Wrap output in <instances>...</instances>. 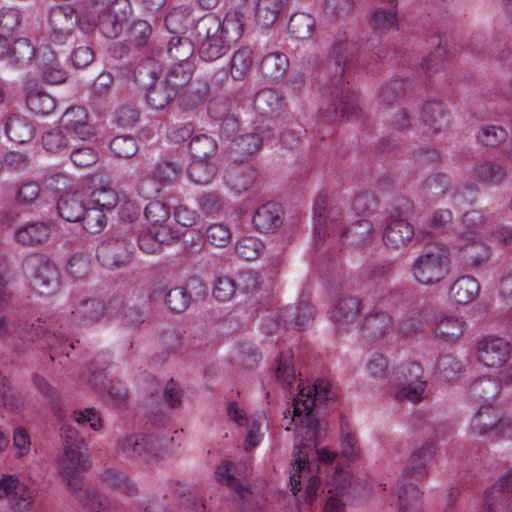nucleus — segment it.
Returning a JSON list of instances; mask_svg holds the SVG:
<instances>
[{"label": "nucleus", "instance_id": "obj_1", "mask_svg": "<svg viewBox=\"0 0 512 512\" xmlns=\"http://www.w3.org/2000/svg\"><path fill=\"white\" fill-rule=\"evenodd\" d=\"M358 55L357 44L341 40L335 42L324 64V70L329 78L330 94L333 97L331 103L322 106L319 111L320 119L331 124L341 118L354 115L358 111V99L347 85L349 84L348 70Z\"/></svg>", "mask_w": 512, "mask_h": 512}, {"label": "nucleus", "instance_id": "obj_2", "mask_svg": "<svg viewBox=\"0 0 512 512\" xmlns=\"http://www.w3.org/2000/svg\"><path fill=\"white\" fill-rule=\"evenodd\" d=\"M198 54L203 61L213 62L226 55L231 42L239 39L244 32V14L230 11L222 19L208 13L196 24Z\"/></svg>", "mask_w": 512, "mask_h": 512}, {"label": "nucleus", "instance_id": "obj_3", "mask_svg": "<svg viewBox=\"0 0 512 512\" xmlns=\"http://www.w3.org/2000/svg\"><path fill=\"white\" fill-rule=\"evenodd\" d=\"M452 248L457 251V260L466 270H475L490 259V247L477 231L456 234Z\"/></svg>", "mask_w": 512, "mask_h": 512}, {"label": "nucleus", "instance_id": "obj_4", "mask_svg": "<svg viewBox=\"0 0 512 512\" xmlns=\"http://www.w3.org/2000/svg\"><path fill=\"white\" fill-rule=\"evenodd\" d=\"M23 269L30 280L31 287L41 295L53 294L59 285L55 265L46 256L32 254L25 258Z\"/></svg>", "mask_w": 512, "mask_h": 512}, {"label": "nucleus", "instance_id": "obj_5", "mask_svg": "<svg viewBox=\"0 0 512 512\" xmlns=\"http://www.w3.org/2000/svg\"><path fill=\"white\" fill-rule=\"evenodd\" d=\"M293 421H299L297 426L298 441L318 446L322 432L326 430L327 422L319 419L314 413V402L310 399H294Z\"/></svg>", "mask_w": 512, "mask_h": 512}, {"label": "nucleus", "instance_id": "obj_6", "mask_svg": "<svg viewBox=\"0 0 512 512\" xmlns=\"http://www.w3.org/2000/svg\"><path fill=\"white\" fill-rule=\"evenodd\" d=\"M451 260L441 252L421 254L412 265L413 276L417 282L433 285L441 282L450 272Z\"/></svg>", "mask_w": 512, "mask_h": 512}, {"label": "nucleus", "instance_id": "obj_7", "mask_svg": "<svg viewBox=\"0 0 512 512\" xmlns=\"http://www.w3.org/2000/svg\"><path fill=\"white\" fill-rule=\"evenodd\" d=\"M79 14L88 15L85 4H78L77 8L70 5L51 8L49 12L50 40L58 45L64 44L75 30L79 22Z\"/></svg>", "mask_w": 512, "mask_h": 512}, {"label": "nucleus", "instance_id": "obj_8", "mask_svg": "<svg viewBox=\"0 0 512 512\" xmlns=\"http://www.w3.org/2000/svg\"><path fill=\"white\" fill-rule=\"evenodd\" d=\"M64 443V457L61 461L60 474L63 479H68L73 487L78 485V479L73 476L75 469H82L86 465L82 460L81 448L84 440L79 436L76 428L64 425L61 429Z\"/></svg>", "mask_w": 512, "mask_h": 512}, {"label": "nucleus", "instance_id": "obj_9", "mask_svg": "<svg viewBox=\"0 0 512 512\" xmlns=\"http://www.w3.org/2000/svg\"><path fill=\"white\" fill-rule=\"evenodd\" d=\"M134 238V235H130L129 238H110L102 242L96 254L99 263L106 269H116L129 264L135 250Z\"/></svg>", "mask_w": 512, "mask_h": 512}, {"label": "nucleus", "instance_id": "obj_10", "mask_svg": "<svg viewBox=\"0 0 512 512\" xmlns=\"http://www.w3.org/2000/svg\"><path fill=\"white\" fill-rule=\"evenodd\" d=\"M163 447L161 441L155 436L133 434L123 437L118 441L117 452L126 457H139L150 463L159 458Z\"/></svg>", "mask_w": 512, "mask_h": 512}, {"label": "nucleus", "instance_id": "obj_11", "mask_svg": "<svg viewBox=\"0 0 512 512\" xmlns=\"http://www.w3.org/2000/svg\"><path fill=\"white\" fill-rule=\"evenodd\" d=\"M373 32L367 41L368 49L373 53L376 59H382L387 55L388 49L381 43V38L387 31L397 27V9L396 5H391L388 9L378 8L374 11L370 20Z\"/></svg>", "mask_w": 512, "mask_h": 512}, {"label": "nucleus", "instance_id": "obj_12", "mask_svg": "<svg viewBox=\"0 0 512 512\" xmlns=\"http://www.w3.org/2000/svg\"><path fill=\"white\" fill-rule=\"evenodd\" d=\"M131 15L132 6L129 0H114L108 10L97 14L99 29L105 37L115 39L121 34Z\"/></svg>", "mask_w": 512, "mask_h": 512}, {"label": "nucleus", "instance_id": "obj_13", "mask_svg": "<svg viewBox=\"0 0 512 512\" xmlns=\"http://www.w3.org/2000/svg\"><path fill=\"white\" fill-rule=\"evenodd\" d=\"M0 498H6L10 508L23 512L30 508L34 492L13 476L0 480Z\"/></svg>", "mask_w": 512, "mask_h": 512}, {"label": "nucleus", "instance_id": "obj_14", "mask_svg": "<svg viewBox=\"0 0 512 512\" xmlns=\"http://www.w3.org/2000/svg\"><path fill=\"white\" fill-rule=\"evenodd\" d=\"M478 359L485 366L501 367L509 358V343L499 337H486L477 344Z\"/></svg>", "mask_w": 512, "mask_h": 512}, {"label": "nucleus", "instance_id": "obj_15", "mask_svg": "<svg viewBox=\"0 0 512 512\" xmlns=\"http://www.w3.org/2000/svg\"><path fill=\"white\" fill-rule=\"evenodd\" d=\"M60 124L66 131L74 133L84 141L95 135L94 127L89 123L88 112L82 106L68 108L62 115Z\"/></svg>", "mask_w": 512, "mask_h": 512}, {"label": "nucleus", "instance_id": "obj_16", "mask_svg": "<svg viewBox=\"0 0 512 512\" xmlns=\"http://www.w3.org/2000/svg\"><path fill=\"white\" fill-rule=\"evenodd\" d=\"M435 452L434 443L426 441L420 447L413 450L404 467L402 477L404 479L422 480L428 475L427 463L433 458Z\"/></svg>", "mask_w": 512, "mask_h": 512}, {"label": "nucleus", "instance_id": "obj_17", "mask_svg": "<svg viewBox=\"0 0 512 512\" xmlns=\"http://www.w3.org/2000/svg\"><path fill=\"white\" fill-rule=\"evenodd\" d=\"M128 40L137 50L153 56L160 53L161 49L153 39V28L146 20H135L128 30Z\"/></svg>", "mask_w": 512, "mask_h": 512}, {"label": "nucleus", "instance_id": "obj_18", "mask_svg": "<svg viewBox=\"0 0 512 512\" xmlns=\"http://www.w3.org/2000/svg\"><path fill=\"white\" fill-rule=\"evenodd\" d=\"M283 210L276 202H267L259 207L252 222L254 227L261 233H274L283 224Z\"/></svg>", "mask_w": 512, "mask_h": 512}, {"label": "nucleus", "instance_id": "obj_19", "mask_svg": "<svg viewBox=\"0 0 512 512\" xmlns=\"http://www.w3.org/2000/svg\"><path fill=\"white\" fill-rule=\"evenodd\" d=\"M257 176L258 172L253 166L232 161L226 169L225 181L232 190L241 193L254 184Z\"/></svg>", "mask_w": 512, "mask_h": 512}, {"label": "nucleus", "instance_id": "obj_20", "mask_svg": "<svg viewBox=\"0 0 512 512\" xmlns=\"http://www.w3.org/2000/svg\"><path fill=\"white\" fill-rule=\"evenodd\" d=\"M361 309V300L355 296H342L331 312L332 321L339 329H346L355 323Z\"/></svg>", "mask_w": 512, "mask_h": 512}, {"label": "nucleus", "instance_id": "obj_21", "mask_svg": "<svg viewBox=\"0 0 512 512\" xmlns=\"http://www.w3.org/2000/svg\"><path fill=\"white\" fill-rule=\"evenodd\" d=\"M263 139L258 133H248L235 138L229 149V157L233 162L244 163L262 147Z\"/></svg>", "mask_w": 512, "mask_h": 512}, {"label": "nucleus", "instance_id": "obj_22", "mask_svg": "<svg viewBox=\"0 0 512 512\" xmlns=\"http://www.w3.org/2000/svg\"><path fill=\"white\" fill-rule=\"evenodd\" d=\"M507 176L506 168L494 161H479L471 171L472 179L485 185H501Z\"/></svg>", "mask_w": 512, "mask_h": 512}, {"label": "nucleus", "instance_id": "obj_23", "mask_svg": "<svg viewBox=\"0 0 512 512\" xmlns=\"http://www.w3.org/2000/svg\"><path fill=\"white\" fill-rule=\"evenodd\" d=\"M421 118L433 133L444 131L449 124L448 112L444 104L438 100H428L423 104Z\"/></svg>", "mask_w": 512, "mask_h": 512}, {"label": "nucleus", "instance_id": "obj_24", "mask_svg": "<svg viewBox=\"0 0 512 512\" xmlns=\"http://www.w3.org/2000/svg\"><path fill=\"white\" fill-rule=\"evenodd\" d=\"M89 382L95 390L101 393L107 392V400L110 401L114 407H121L125 404L127 399L126 389L119 382L113 383L111 380H106L103 371L94 372Z\"/></svg>", "mask_w": 512, "mask_h": 512}, {"label": "nucleus", "instance_id": "obj_25", "mask_svg": "<svg viewBox=\"0 0 512 512\" xmlns=\"http://www.w3.org/2000/svg\"><path fill=\"white\" fill-rule=\"evenodd\" d=\"M26 105L30 111L38 115H48L56 107L55 99L38 87L36 82L26 84Z\"/></svg>", "mask_w": 512, "mask_h": 512}, {"label": "nucleus", "instance_id": "obj_26", "mask_svg": "<svg viewBox=\"0 0 512 512\" xmlns=\"http://www.w3.org/2000/svg\"><path fill=\"white\" fill-rule=\"evenodd\" d=\"M83 194L79 192L65 193L57 202L59 216L67 222H80L85 216Z\"/></svg>", "mask_w": 512, "mask_h": 512}, {"label": "nucleus", "instance_id": "obj_27", "mask_svg": "<svg viewBox=\"0 0 512 512\" xmlns=\"http://www.w3.org/2000/svg\"><path fill=\"white\" fill-rule=\"evenodd\" d=\"M413 236V226L406 220L399 218L390 221L386 226L383 240L386 246L397 249L407 245Z\"/></svg>", "mask_w": 512, "mask_h": 512}, {"label": "nucleus", "instance_id": "obj_28", "mask_svg": "<svg viewBox=\"0 0 512 512\" xmlns=\"http://www.w3.org/2000/svg\"><path fill=\"white\" fill-rule=\"evenodd\" d=\"M35 126L27 117L20 114H11L5 122V132L11 141L27 143L35 136Z\"/></svg>", "mask_w": 512, "mask_h": 512}, {"label": "nucleus", "instance_id": "obj_29", "mask_svg": "<svg viewBox=\"0 0 512 512\" xmlns=\"http://www.w3.org/2000/svg\"><path fill=\"white\" fill-rule=\"evenodd\" d=\"M392 329V317L384 311H376L365 317L362 333L370 339H379Z\"/></svg>", "mask_w": 512, "mask_h": 512}, {"label": "nucleus", "instance_id": "obj_30", "mask_svg": "<svg viewBox=\"0 0 512 512\" xmlns=\"http://www.w3.org/2000/svg\"><path fill=\"white\" fill-rule=\"evenodd\" d=\"M216 479L220 484L226 485L237 493L242 500L251 494L250 487L235 477L236 465L230 461H223L216 469Z\"/></svg>", "mask_w": 512, "mask_h": 512}, {"label": "nucleus", "instance_id": "obj_31", "mask_svg": "<svg viewBox=\"0 0 512 512\" xmlns=\"http://www.w3.org/2000/svg\"><path fill=\"white\" fill-rule=\"evenodd\" d=\"M505 421L500 418L499 412L490 404L483 405L471 421V429L480 434H486L490 430L502 429Z\"/></svg>", "mask_w": 512, "mask_h": 512}, {"label": "nucleus", "instance_id": "obj_32", "mask_svg": "<svg viewBox=\"0 0 512 512\" xmlns=\"http://www.w3.org/2000/svg\"><path fill=\"white\" fill-rule=\"evenodd\" d=\"M502 388L501 382L498 379L491 377H482L475 380L469 390L470 398L477 403L490 404Z\"/></svg>", "mask_w": 512, "mask_h": 512}, {"label": "nucleus", "instance_id": "obj_33", "mask_svg": "<svg viewBox=\"0 0 512 512\" xmlns=\"http://www.w3.org/2000/svg\"><path fill=\"white\" fill-rule=\"evenodd\" d=\"M401 478L398 482V512H420L421 498L420 491L415 484L406 482Z\"/></svg>", "mask_w": 512, "mask_h": 512}, {"label": "nucleus", "instance_id": "obj_34", "mask_svg": "<svg viewBox=\"0 0 512 512\" xmlns=\"http://www.w3.org/2000/svg\"><path fill=\"white\" fill-rule=\"evenodd\" d=\"M50 234L51 228L48 224L33 222L18 229L15 238L22 245L35 246L47 241Z\"/></svg>", "mask_w": 512, "mask_h": 512}, {"label": "nucleus", "instance_id": "obj_35", "mask_svg": "<svg viewBox=\"0 0 512 512\" xmlns=\"http://www.w3.org/2000/svg\"><path fill=\"white\" fill-rule=\"evenodd\" d=\"M149 393L152 401L157 403L162 402L171 408L178 407L182 401V391L172 378L162 389H158L157 381L152 379Z\"/></svg>", "mask_w": 512, "mask_h": 512}, {"label": "nucleus", "instance_id": "obj_36", "mask_svg": "<svg viewBox=\"0 0 512 512\" xmlns=\"http://www.w3.org/2000/svg\"><path fill=\"white\" fill-rule=\"evenodd\" d=\"M146 101L148 105L156 110L167 107L179 94L174 88L166 83V80L155 82L146 89Z\"/></svg>", "mask_w": 512, "mask_h": 512}, {"label": "nucleus", "instance_id": "obj_37", "mask_svg": "<svg viewBox=\"0 0 512 512\" xmlns=\"http://www.w3.org/2000/svg\"><path fill=\"white\" fill-rule=\"evenodd\" d=\"M105 312V304L98 299H82L72 310V316L75 320L85 323H95L100 321Z\"/></svg>", "mask_w": 512, "mask_h": 512}, {"label": "nucleus", "instance_id": "obj_38", "mask_svg": "<svg viewBox=\"0 0 512 512\" xmlns=\"http://www.w3.org/2000/svg\"><path fill=\"white\" fill-rule=\"evenodd\" d=\"M393 273L394 264L389 260H381L365 264L361 270V277L369 284L379 286L388 282Z\"/></svg>", "mask_w": 512, "mask_h": 512}, {"label": "nucleus", "instance_id": "obj_39", "mask_svg": "<svg viewBox=\"0 0 512 512\" xmlns=\"http://www.w3.org/2000/svg\"><path fill=\"white\" fill-rule=\"evenodd\" d=\"M480 285L472 276L459 277L451 286L450 296L458 304H468L479 294Z\"/></svg>", "mask_w": 512, "mask_h": 512}, {"label": "nucleus", "instance_id": "obj_40", "mask_svg": "<svg viewBox=\"0 0 512 512\" xmlns=\"http://www.w3.org/2000/svg\"><path fill=\"white\" fill-rule=\"evenodd\" d=\"M86 469V465L82 469H75L73 476L78 479V485L76 487H73L69 484L68 479H64L67 483V486L77 499V501L83 506V507H93L95 505H98L102 512L105 511V508L107 506L106 502H103L101 500V497L96 493V491L93 488H83V482L82 478L80 477V472L84 471Z\"/></svg>", "mask_w": 512, "mask_h": 512}, {"label": "nucleus", "instance_id": "obj_41", "mask_svg": "<svg viewBox=\"0 0 512 512\" xmlns=\"http://www.w3.org/2000/svg\"><path fill=\"white\" fill-rule=\"evenodd\" d=\"M374 226L370 220L360 219L339 233L341 240L352 246L364 244L373 234Z\"/></svg>", "mask_w": 512, "mask_h": 512}, {"label": "nucleus", "instance_id": "obj_42", "mask_svg": "<svg viewBox=\"0 0 512 512\" xmlns=\"http://www.w3.org/2000/svg\"><path fill=\"white\" fill-rule=\"evenodd\" d=\"M162 73L161 65L153 56H147L134 69L133 76L135 82L147 89L155 82Z\"/></svg>", "mask_w": 512, "mask_h": 512}, {"label": "nucleus", "instance_id": "obj_43", "mask_svg": "<svg viewBox=\"0 0 512 512\" xmlns=\"http://www.w3.org/2000/svg\"><path fill=\"white\" fill-rule=\"evenodd\" d=\"M282 106V97L273 89H263L255 95L254 108L261 115H278Z\"/></svg>", "mask_w": 512, "mask_h": 512}, {"label": "nucleus", "instance_id": "obj_44", "mask_svg": "<svg viewBox=\"0 0 512 512\" xmlns=\"http://www.w3.org/2000/svg\"><path fill=\"white\" fill-rule=\"evenodd\" d=\"M289 68L288 57L281 52L269 53L261 61L260 69L264 77L279 79L285 75Z\"/></svg>", "mask_w": 512, "mask_h": 512}, {"label": "nucleus", "instance_id": "obj_45", "mask_svg": "<svg viewBox=\"0 0 512 512\" xmlns=\"http://www.w3.org/2000/svg\"><path fill=\"white\" fill-rule=\"evenodd\" d=\"M451 188L449 175L439 172L429 175L421 184L422 194L429 199L438 200Z\"/></svg>", "mask_w": 512, "mask_h": 512}, {"label": "nucleus", "instance_id": "obj_46", "mask_svg": "<svg viewBox=\"0 0 512 512\" xmlns=\"http://www.w3.org/2000/svg\"><path fill=\"white\" fill-rule=\"evenodd\" d=\"M41 318L33 322L24 319L13 321L14 333H17L22 342L34 343L44 337L49 329L41 324Z\"/></svg>", "mask_w": 512, "mask_h": 512}, {"label": "nucleus", "instance_id": "obj_47", "mask_svg": "<svg viewBox=\"0 0 512 512\" xmlns=\"http://www.w3.org/2000/svg\"><path fill=\"white\" fill-rule=\"evenodd\" d=\"M253 51L249 47H241L234 52L230 60V74L234 80H243L251 71Z\"/></svg>", "mask_w": 512, "mask_h": 512}, {"label": "nucleus", "instance_id": "obj_48", "mask_svg": "<svg viewBox=\"0 0 512 512\" xmlns=\"http://www.w3.org/2000/svg\"><path fill=\"white\" fill-rule=\"evenodd\" d=\"M283 8V0H258L255 7V19L262 27L272 26Z\"/></svg>", "mask_w": 512, "mask_h": 512}, {"label": "nucleus", "instance_id": "obj_49", "mask_svg": "<svg viewBox=\"0 0 512 512\" xmlns=\"http://www.w3.org/2000/svg\"><path fill=\"white\" fill-rule=\"evenodd\" d=\"M194 71L192 62H177L168 70L165 79L166 83L178 93L191 81Z\"/></svg>", "mask_w": 512, "mask_h": 512}, {"label": "nucleus", "instance_id": "obj_50", "mask_svg": "<svg viewBox=\"0 0 512 512\" xmlns=\"http://www.w3.org/2000/svg\"><path fill=\"white\" fill-rule=\"evenodd\" d=\"M465 322L453 316H444L440 318L434 328L438 338L445 341H454L463 335Z\"/></svg>", "mask_w": 512, "mask_h": 512}, {"label": "nucleus", "instance_id": "obj_51", "mask_svg": "<svg viewBox=\"0 0 512 512\" xmlns=\"http://www.w3.org/2000/svg\"><path fill=\"white\" fill-rule=\"evenodd\" d=\"M36 49L27 38H19L9 45L7 58L15 66L27 65L35 56Z\"/></svg>", "mask_w": 512, "mask_h": 512}, {"label": "nucleus", "instance_id": "obj_52", "mask_svg": "<svg viewBox=\"0 0 512 512\" xmlns=\"http://www.w3.org/2000/svg\"><path fill=\"white\" fill-rule=\"evenodd\" d=\"M102 480L111 488L116 489L127 496L138 494V487L134 481L122 471L106 470L102 474Z\"/></svg>", "mask_w": 512, "mask_h": 512}, {"label": "nucleus", "instance_id": "obj_53", "mask_svg": "<svg viewBox=\"0 0 512 512\" xmlns=\"http://www.w3.org/2000/svg\"><path fill=\"white\" fill-rule=\"evenodd\" d=\"M217 150L215 139L205 134L194 136L189 144V151L194 160H208L217 153Z\"/></svg>", "mask_w": 512, "mask_h": 512}, {"label": "nucleus", "instance_id": "obj_54", "mask_svg": "<svg viewBox=\"0 0 512 512\" xmlns=\"http://www.w3.org/2000/svg\"><path fill=\"white\" fill-rule=\"evenodd\" d=\"M194 50V43L183 35H174L167 44V52L170 57L180 63L190 62L189 59Z\"/></svg>", "mask_w": 512, "mask_h": 512}, {"label": "nucleus", "instance_id": "obj_55", "mask_svg": "<svg viewBox=\"0 0 512 512\" xmlns=\"http://www.w3.org/2000/svg\"><path fill=\"white\" fill-rule=\"evenodd\" d=\"M315 29L314 18L306 13H296L291 16L288 30L296 39H308Z\"/></svg>", "mask_w": 512, "mask_h": 512}, {"label": "nucleus", "instance_id": "obj_56", "mask_svg": "<svg viewBox=\"0 0 512 512\" xmlns=\"http://www.w3.org/2000/svg\"><path fill=\"white\" fill-rule=\"evenodd\" d=\"M0 406L12 411H19L24 408V399L13 388L7 377L0 374Z\"/></svg>", "mask_w": 512, "mask_h": 512}, {"label": "nucleus", "instance_id": "obj_57", "mask_svg": "<svg viewBox=\"0 0 512 512\" xmlns=\"http://www.w3.org/2000/svg\"><path fill=\"white\" fill-rule=\"evenodd\" d=\"M189 178L196 184H208L216 174V167L208 160H194L187 169Z\"/></svg>", "mask_w": 512, "mask_h": 512}, {"label": "nucleus", "instance_id": "obj_58", "mask_svg": "<svg viewBox=\"0 0 512 512\" xmlns=\"http://www.w3.org/2000/svg\"><path fill=\"white\" fill-rule=\"evenodd\" d=\"M167 30L174 35H183L191 24L190 14L184 8H174L164 20Z\"/></svg>", "mask_w": 512, "mask_h": 512}, {"label": "nucleus", "instance_id": "obj_59", "mask_svg": "<svg viewBox=\"0 0 512 512\" xmlns=\"http://www.w3.org/2000/svg\"><path fill=\"white\" fill-rule=\"evenodd\" d=\"M191 302V295L183 286L170 289L165 295V303L169 309L176 313L186 311Z\"/></svg>", "mask_w": 512, "mask_h": 512}, {"label": "nucleus", "instance_id": "obj_60", "mask_svg": "<svg viewBox=\"0 0 512 512\" xmlns=\"http://www.w3.org/2000/svg\"><path fill=\"white\" fill-rule=\"evenodd\" d=\"M91 200L94 206L102 210L110 211L117 206L119 196L114 189L107 186H101L92 192Z\"/></svg>", "mask_w": 512, "mask_h": 512}, {"label": "nucleus", "instance_id": "obj_61", "mask_svg": "<svg viewBox=\"0 0 512 512\" xmlns=\"http://www.w3.org/2000/svg\"><path fill=\"white\" fill-rule=\"evenodd\" d=\"M110 150L118 158H131L136 155L138 145L132 136L120 135L111 140Z\"/></svg>", "mask_w": 512, "mask_h": 512}, {"label": "nucleus", "instance_id": "obj_62", "mask_svg": "<svg viewBox=\"0 0 512 512\" xmlns=\"http://www.w3.org/2000/svg\"><path fill=\"white\" fill-rule=\"evenodd\" d=\"M44 149L51 153L68 152L69 143L65 134L59 129L47 131L42 136Z\"/></svg>", "mask_w": 512, "mask_h": 512}, {"label": "nucleus", "instance_id": "obj_63", "mask_svg": "<svg viewBox=\"0 0 512 512\" xmlns=\"http://www.w3.org/2000/svg\"><path fill=\"white\" fill-rule=\"evenodd\" d=\"M264 248L263 243L255 237H243L236 243L235 250L245 260H255Z\"/></svg>", "mask_w": 512, "mask_h": 512}, {"label": "nucleus", "instance_id": "obj_64", "mask_svg": "<svg viewBox=\"0 0 512 512\" xmlns=\"http://www.w3.org/2000/svg\"><path fill=\"white\" fill-rule=\"evenodd\" d=\"M83 227L90 233H99L107 223L104 210L93 206L85 208V216L81 219Z\"/></svg>", "mask_w": 512, "mask_h": 512}]
</instances>
